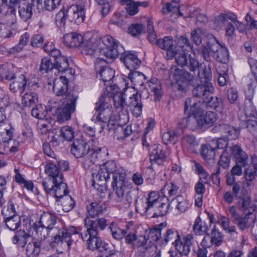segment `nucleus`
Masks as SVG:
<instances>
[{"label": "nucleus", "instance_id": "32", "mask_svg": "<svg viewBox=\"0 0 257 257\" xmlns=\"http://www.w3.org/2000/svg\"><path fill=\"white\" fill-rule=\"evenodd\" d=\"M64 42L68 47L80 48L83 37L82 35L71 33L65 35L63 37Z\"/></svg>", "mask_w": 257, "mask_h": 257}, {"label": "nucleus", "instance_id": "5", "mask_svg": "<svg viewBox=\"0 0 257 257\" xmlns=\"http://www.w3.org/2000/svg\"><path fill=\"white\" fill-rule=\"evenodd\" d=\"M155 192L150 193L148 198L136 200V209L142 213L152 214V217L163 216L170 208L169 204L161 202L158 197L154 198Z\"/></svg>", "mask_w": 257, "mask_h": 257}, {"label": "nucleus", "instance_id": "25", "mask_svg": "<svg viewBox=\"0 0 257 257\" xmlns=\"http://www.w3.org/2000/svg\"><path fill=\"white\" fill-rule=\"evenodd\" d=\"M50 105L47 106H43L41 104L36 105V106L31 110L32 115L38 119H43L47 115V112L52 111L56 106H52L53 103L56 104V101H49Z\"/></svg>", "mask_w": 257, "mask_h": 257}, {"label": "nucleus", "instance_id": "1", "mask_svg": "<svg viewBox=\"0 0 257 257\" xmlns=\"http://www.w3.org/2000/svg\"><path fill=\"white\" fill-rule=\"evenodd\" d=\"M103 46L101 47V52L107 59L113 61L121 54L120 60L123 62L130 72L138 69L141 61L138 56L131 52H124L123 47L110 36H106L103 39Z\"/></svg>", "mask_w": 257, "mask_h": 257}, {"label": "nucleus", "instance_id": "16", "mask_svg": "<svg viewBox=\"0 0 257 257\" xmlns=\"http://www.w3.org/2000/svg\"><path fill=\"white\" fill-rule=\"evenodd\" d=\"M90 150L89 146L82 137L75 139L71 146V152L77 158L85 157Z\"/></svg>", "mask_w": 257, "mask_h": 257}, {"label": "nucleus", "instance_id": "49", "mask_svg": "<svg viewBox=\"0 0 257 257\" xmlns=\"http://www.w3.org/2000/svg\"><path fill=\"white\" fill-rule=\"evenodd\" d=\"M201 64H200L197 59L195 58V56H190L189 57V62H188V64L186 66L188 67L190 71L194 72H197V76H198L199 73H202L203 69L205 67H207L210 65H208L207 66H205L204 68L202 69V71L200 70V67H201Z\"/></svg>", "mask_w": 257, "mask_h": 257}, {"label": "nucleus", "instance_id": "14", "mask_svg": "<svg viewBox=\"0 0 257 257\" xmlns=\"http://www.w3.org/2000/svg\"><path fill=\"white\" fill-rule=\"evenodd\" d=\"M170 71V75L178 85L177 89L180 90H185L190 78L189 73L175 66L172 67Z\"/></svg>", "mask_w": 257, "mask_h": 257}, {"label": "nucleus", "instance_id": "47", "mask_svg": "<svg viewBox=\"0 0 257 257\" xmlns=\"http://www.w3.org/2000/svg\"><path fill=\"white\" fill-rule=\"evenodd\" d=\"M235 20V15L233 14H221L216 17L214 19V23L218 28H222L228 21Z\"/></svg>", "mask_w": 257, "mask_h": 257}, {"label": "nucleus", "instance_id": "63", "mask_svg": "<svg viewBox=\"0 0 257 257\" xmlns=\"http://www.w3.org/2000/svg\"><path fill=\"white\" fill-rule=\"evenodd\" d=\"M30 38V35L27 33L23 35L19 40L18 44L12 48L13 52L18 53L22 50L24 46L27 44Z\"/></svg>", "mask_w": 257, "mask_h": 257}, {"label": "nucleus", "instance_id": "15", "mask_svg": "<svg viewBox=\"0 0 257 257\" xmlns=\"http://www.w3.org/2000/svg\"><path fill=\"white\" fill-rule=\"evenodd\" d=\"M226 151H229L235 163L241 164L245 168L250 165V161L248 155L237 145L228 147Z\"/></svg>", "mask_w": 257, "mask_h": 257}, {"label": "nucleus", "instance_id": "36", "mask_svg": "<svg viewBox=\"0 0 257 257\" xmlns=\"http://www.w3.org/2000/svg\"><path fill=\"white\" fill-rule=\"evenodd\" d=\"M20 142L13 138L7 142L0 145V154H8L9 153H15L18 151Z\"/></svg>", "mask_w": 257, "mask_h": 257}, {"label": "nucleus", "instance_id": "9", "mask_svg": "<svg viewBox=\"0 0 257 257\" xmlns=\"http://www.w3.org/2000/svg\"><path fill=\"white\" fill-rule=\"evenodd\" d=\"M77 98V96L69 94L67 97L63 98L61 105L53 109H55L54 112L58 121L61 123L70 119L71 114L75 110Z\"/></svg>", "mask_w": 257, "mask_h": 257}, {"label": "nucleus", "instance_id": "8", "mask_svg": "<svg viewBox=\"0 0 257 257\" xmlns=\"http://www.w3.org/2000/svg\"><path fill=\"white\" fill-rule=\"evenodd\" d=\"M212 77L211 67L209 66L205 67L202 73H198V78L200 79L201 84L196 85L192 84L194 86L192 90L193 97L199 98L200 101H203L207 98L209 95L212 94L214 91V87L211 82Z\"/></svg>", "mask_w": 257, "mask_h": 257}, {"label": "nucleus", "instance_id": "4", "mask_svg": "<svg viewBox=\"0 0 257 257\" xmlns=\"http://www.w3.org/2000/svg\"><path fill=\"white\" fill-rule=\"evenodd\" d=\"M117 89H119L118 88ZM115 90L113 88L112 92L113 104L114 107L120 110L125 109L127 107H129L132 109V111L134 116L139 117L142 113L143 104L141 101V98L146 97L148 98L149 93L144 89V91L140 93V96L138 93H136L129 97V99H127V94L125 92Z\"/></svg>", "mask_w": 257, "mask_h": 257}, {"label": "nucleus", "instance_id": "54", "mask_svg": "<svg viewBox=\"0 0 257 257\" xmlns=\"http://www.w3.org/2000/svg\"><path fill=\"white\" fill-rule=\"evenodd\" d=\"M245 114L247 118H254L256 116V111L255 107L252 103V98L247 99L245 102Z\"/></svg>", "mask_w": 257, "mask_h": 257}, {"label": "nucleus", "instance_id": "20", "mask_svg": "<svg viewBox=\"0 0 257 257\" xmlns=\"http://www.w3.org/2000/svg\"><path fill=\"white\" fill-rule=\"evenodd\" d=\"M161 49L167 51L168 59H172L177 54L176 46L173 44V39L171 36H167L159 39L157 45Z\"/></svg>", "mask_w": 257, "mask_h": 257}, {"label": "nucleus", "instance_id": "46", "mask_svg": "<svg viewBox=\"0 0 257 257\" xmlns=\"http://www.w3.org/2000/svg\"><path fill=\"white\" fill-rule=\"evenodd\" d=\"M38 102L37 93L29 91L25 93L22 98V103L25 107H31Z\"/></svg>", "mask_w": 257, "mask_h": 257}, {"label": "nucleus", "instance_id": "38", "mask_svg": "<svg viewBox=\"0 0 257 257\" xmlns=\"http://www.w3.org/2000/svg\"><path fill=\"white\" fill-rule=\"evenodd\" d=\"M152 92L155 96V101H159L162 96V85L156 78H152L149 81L147 82Z\"/></svg>", "mask_w": 257, "mask_h": 257}, {"label": "nucleus", "instance_id": "57", "mask_svg": "<svg viewBox=\"0 0 257 257\" xmlns=\"http://www.w3.org/2000/svg\"><path fill=\"white\" fill-rule=\"evenodd\" d=\"M134 245L142 252H145L151 248L148 244V239L145 236L137 237Z\"/></svg>", "mask_w": 257, "mask_h": 257}, {"label": "nucleus", "instance_id": "60", "mask_svg": "<svg viewBox=\"0 0 257 257\" xmlns=\"http://www.w3.org/2000/svg\"><path fill=\"white\" fill-rule=\"evenodd\" d=\"M106 99H109L105 94L101 95L98 100L95 103V110L96 112H99L106 108H110Z\"/></svg>", "mask_w": 257, "mask_h": 257}, {"label": "nucleus", "instance_id": "11", "mask_svg": "<svg viewBox=\"0 0 257 257\" xmlns=\"http://www.w3.org/2000/svg\"><path fill=\"white\" fill-rule=\"evenodd\" d=\"M104 37L101 38L97 34H94L88 40H83L80 48L81 53L85 55H92L99 47V53L103 55L101 52V47L103 46Z\"/></svg>", "mask_w": 257, "mask_h": 257}, {"label": "nucleus", "instance_id": "35", "mask_svg": "<svg viewBox=\"0 0 257 257\" xmlns=\"http://www.w3.org/2000/svg\"><path fill=\"white\" fill-rule=\"evenodd\" d=\"M128 79L134 85L133 88L135 89L136 87H142L146 82L145 75L143 73L134 70L130 72L128 75Z\"/></svg>", "mask_w": 257, "mask_h": 257}, {"label": "nucleus", "instance_id": "23", "mask_svg": "<svg viewBox=\"0 0 257 257\" xmlns=\"http://www.w3.org/2000/svg\"><path fill=\"white\" fill-rule=\"evenodd\" d=\"M252 165L244 168V178L246 186L252 185L253 181L257 176V157L254 156L251 157Z\"/></svg>", "mask_w": 257, "mask_h": 257}, {"label": "nucleus", "instance_id": "33", "mask_svg": "<svg viewBox=\"0 0 257 257\" xmlns=\"http://www.w3.org/2000/svg\"><path fill=\"white\" fill-rule=\"evenodd\" d=\"M14 128L9 123L0 124V145L7 142L13 138Z\"/></svg>", "mask_w": 257, "mask_h": 257}, {"label": "nucleus", "instance_id": "24", "mask_svg": "<svg viewBox=\"0 0 257 257\" xmlns=\"http://www.w3.org/2000/svg\"><path fill=\"white\" fill-rule=\"evenodd\" d=\"M9 7L7 12L5 14V20L7 23V25L10 26L11 29L13 30H16L18 28L17 25V17L16 15V9L14 6L15 5H11L9 3L8 4H3L0 8L2 9L3 7Z\"/></svg>", "mask_w": 257, "mask_h": 257}, {"label": "nucleus", "instance_id": "52", "mask_svg": "<svg viewBox=\"0 0 257 257\" xmlns=\"http://www.w3.org/2000/svg\"><path fill=\"white\" fill-rule=\"evenodd\" d=\"M148 38L149 41L153 44L157 45L159 39H157V35L154 31L153 22L152 20H148L147 23Z\"/></svg>", "mask_w": 257, "mask_h": 257}, {"label": "nucleus", "instance_id": "30", "mask_svg": "<svg viewBox=\"0 0 257 257\" xmlns=\"http://www.w3.org/2000/svg\"><path fill=\"white\" fill-rule=\"evenodd\" d=\"M202 110L200 100L197 101L195 97L186 98L185 102L184 112L186 114H199Z\"/></svg>", "mask_w": 257, "mask_h": 257}, {"label": "nucleus", "instance_id": "29", "mask_svg": "<svg viewBox=\"0 0 257 257\" xmlns=\"http://www.w3.org/2000/svg\"><path fill=\"white\" fill-rule=\"evenodd\" d=\"M17 5H19L18 11L21 19L24 21L29 20L33 14L31 4L27 0H20Z\"/></svg>", "mask_w": 257, "mask_h": 257}, {"label": "nucleus", "instance_id": "19", "mask_svg": "<svg viewBox=\"0 0 257 257\" xmlns=\"http://www.w3.org/2000/svg\"><path fill=\"white\" fill-rule=\"evenodd\" d=\"M68 79L66 77H60L55 79L53 82V90L57 96L67 97L68 95H74L70 92H68Z\"/></svg>", "mask_w": 257, "mask_h": 257}, {"label": "nucleus", "instance_id": "58", "mask_svg": "<svg viewBox=\"0 0 257 257\" xmlns=\"http://www.w3.org/2000/svg\"><path fill=\"white\" fill-rule=\"evenodd\" d=\"M184 143H186L188 149L192 152H195L196 148L198 146V143L193 135H188L183 138Z\"/></svg>", "mask_w": 257, "mask_h": 257}, {"label": "nucleus", "instance_id": "21", "mask_svg": "<svg viewBox=\"0 0 257 257\" xmlns=\"http://www.w3.org/2000/svg\"><path fill=\"white\" fill-rule=\"evenodd\" d=\"M111 114L112 110L111 108H106L98 112L96 119L97 121V123H99L101 126V130L99 131L100 133L102 131L106 124L108 127V130L112 129V126L115 124V122L111 119Z\"/></svg>", "mask_w": 257, "mask_h": 257}, {"label": "nucleus", "instance_id": "3", "mask_svg": "<svg viewBox=\"0 0 257 257\" xmlns=\"http://www.w3.org/2000/svg\"><path fill=\"white\" fill-rule=\"evenodd\" d=\"M37 222L38 223V224H41L42 226L47 227L54 231L57 230V233L54 236V242L57 243L65 242L68 248L71 247V245L74 241L72 237L80 236L74 226L58 229L57 227H55L57 223L56 216L50 212H43L40 216L39 221Z\"/></svg>", "mask_w": 257, "mask_h": 257}, {"label": "nucleus", "instance_id": "34", "mask_svg": "<svg viewBox=\"0 0 257 257\" xmlns=\"http://www.w3.org/2000/svg\"><path fill=\"white\" fill-rule=\"evenodd\" d=\"M198 115L201 128L207 124H212L217 120V115L216 112L209 111L206 112L205 113H204L202 109Z\"/></svg>", "mask_w": 257, "mask_h": 257}, {"label": "nucleus", "instance_id": "59", "mask_svg": "<svg viewBox=\"0 0 257 257\" xmlns=\"http://www.w3.org/2000/svg\"><path fill=\"white\" fill-rule=\"evenodd\" d=\"M55 67L54 63L48 57H45L41 60L40 71L42 73H47Z\"/></svg>", "mask_w": 257, "mask_h": 257}, {"label": "nucleus", "instance_id": "37", "mask_svg": "<svg viewBox=\"0 0 257 257\" xmlns=\"http://www.w3.org/2000/svg\"><path fill=\"white\" fill-rule=\"evenodd\" d=\"M105 207L103 206L102 204L96 202H92L87 206V212L88 215L86 217H89L91 219L94 220V218L102 213ZM97 219H95V220Z\"/></svg>", "mask_w": 257, "mask_h": 257}, {"label": "nucleus", "instance_id": "13", "mask_svg": "<svg viewBox=\"0 0 257 257\" xmlns=\"http://www.w3.org/2000/svg\"><path fill=\"white\" fill-rule=\"evenodd\" d=\"M106 62L104 60L101 58L96 59L95 63V68L98 74L97 77L99 76L104 82H109L111 81L114 76V70L112 68L104 66Z\"/></svg>", "mask_w": 257, "mask_h": 257}, {"label": "nucleus", "instance_id": "18", "mask_svg": "<svg viewBox=\"0 0 257 257\" xmlns=\"http://www.w3.org/2000/svg\"><path fill=\"white\" fill-rule=\"evenodd\" d=\"M150 159L153 165H163L167 161L166 152L157 145H154L150 149Z\"/></svg>", "mask_w": 257, "mask_h": 257}, {"label": "nucleus", "instance_id": "7", "mask_svg": "<svg viewBox=\"0 0 257 257\" xmlns=\"http://www.w3.org/2000/svg\"><path fill=\"white\" fill-rule=\"evenodd\" d=\"M164 241L172 243L181 254L187 255L193 244V235L188 234L181 238L177 230L170 229L165 233Z\"/></svg>", "mask_w": 257, "mask_h": 257}, {"label": "nucleus", "instance_id": "53", "mask_svg": "<svg viewBox=\"0 0 257 257\" xmlns=\"http://www.w3.org/2000/svg\"><path fill=\"white\" fill-rule=\"evenodd\" d=\"M67 10H61L55 16V23L60 29L64 28L65 26L66 18H68Z\"/></svg>", "mask_w": 257, "mask_h": 257}, {"label": "nucleus", "instance_id": "61", "mask_svg": "<svg viewBox=\"0 0 257 257\" xmlns=\"http://www.w3.org/2000/svg\"><path fill=\"white\" fill-rule=\"evenodd\" d=\"M61 199H62L61 205L64 211L69 212L73 209L75 205V201L70 196L68 195L65 196Z\"/></svg>", "mask_w": 257, "mask_h": 257}, {"label": "nucleus", "instance_id": "62", "mask_svg": "<svg viewBox=\"0 0 257 257\" xmlns=\"http://www.w3.org/2000/svg\"><path fill=\"white\" fill-rule=\"evenodd\" d=\"M211 243L215 244L216 246H219L223 241V235L215 227L212 230Z\"/></svg>", "mask_w": 257, "mask_h": 257}, {"label": "nucleus", "instance_id": "31", "mask_svg": "<svg viewBox=\"0 0 257 257\" xmlns=\"http://www.w3.org/2000/svg\"><path fill=\"white\" fill-rule=\"evenodd\" d=\"M215 147L212 144L202 146L201 154L203 159L210 166L215 164Z\"/></svg>", "mask_w": 257, "mask_h": 257}, {"label": "nucleus", "instance_id": "51", "mask_svg": "<svg viewBox=\"0 0 257 257\" xmlns=\"http://www.w3.org/2000/svg\"><path fill=\"white\" fill-rule=\"evenodd\" d=\"M41 242L39 241H32L29 242L26 247V253L28 255L36 256L41 251Z\"/></svg>", "mask_w": 257, "mask_h": 257}, {"label": "nucleus", "instance_id": "27", "mask_svg": "<svg viewBox=\"0 0 257 257\" xmlns=\"http://www.w3.org/2000/svg\"><path fill=\"white\" fill-rule=\"evenodd\" d=\"M59 177L56 181V184L52 194L56 198L57 201H59L61 198L65 196L68 195V193L67 184L63 182V179H61V177Z\"/></svg>", "mask_w": 257, "mask_h": 257}, {"label": "nucleus", "instance_id": "45", "mask_svg": "<svg viewBox=\"0 0 257 257\" xmlns=\"http://www.w3.org/2000/svg\"><path fill=\"white\" fill-rule=\"evenodd\" d=\"M30 237V235L27 232L24 230H20L13 237V242L19 246L23 247L26 244L27 240Z\"/></svg>", "mask_w": 257, "mask_h": 257}, {"label": "nucleus", "instance_id": "10", "mask_svg": "<svg viewBox=\"0 0 257 257\" xmlns=\"http://www.w3.org/2000/svg\"><path fill=\"white\" fill-rule=\"evenodd\" d=\"M207 45L215 59L222 64L228 62L229 55L227 48L222 46L213 35L207 36Z\"/></svg>", "mask_w": 257, "mask_h": 257}, {"label": "nucleus", "instance_id": "39", "mask_svg": "<svg viewBox=\"0 0 257 257\" xmlns=\"http://www.w3.org/2000/svg\"><path fill=\"white\" fill-rule=\"evenodd\" d=\"M251 214V212L249 210V212L245 213V215L241 216L240 215L232 220L234 224L236 225L238 228L241 230L244 231L250 226V223L249 221V215Z\"/></svg>", "mask_w": 257, "mask_h": 257}, {"label": "nucleus", "instance_id": "42", "mask_svg": "<svg viewBox=\"0 0 257 257\" xmlns=\"http://www.w3.org/2000/svg\"><path fill=\"white\" fill-rule=\"evenodd\" d=\"M210 224L208 225L205 221H202L200 217H197L193 225V230L197 235H204L207 233Z\"/></svg>", "mask_w": 257, "mask_h": 257}, {"label": "nucleus", "instance_id": "12", "mask_svg": "<svg viewBox=\"0 0 257 257\" xmlns=\"http://www.w3.org/2000/svg\"><path fill=\"white\" fill-rule=\"evenodd\" d=\"M10 84V89L11 91L15 93L19 92L23 93L26 88L32 90L34 89L33 87H38V84L36 83H31L29 82L25 75L21 74L18 77H15L14 79L11 80Z\"/></svg>", "mask_w": 257, "mask_h": 257}, {"label": "nucleus", "instance_id": "43", "mask_svg": "<svg viewBox=\"0 0 257 257\" xmlns=\"http://www.w3.org/2000/svg\"><path fill=\"white\" fill-rule=\"evenodd\" d=\"M45 171L54 181L56 182L57 178H59V177H61V179H63L62 174L60 172L57 165L54 164V162H53V163H50L46 166Z\"/></svg>", "mask_w": 257, "mask_h": 257}, {"label": "nucleus", "instance_id": "50", "mask_svg": "<svg viewBox=\"0 0 257 257\" xmlns=\"http://www.w3.org/2000/svg\"><path fill=\"white\" fill-rule=\"evenodd\" d=\"M113 238L120 240L125 236L126 231L118 227L114 222H111L108 227Z\"/></svg>", "mask_w": 257, "mask_h": 257}, {"label": "nucleus", "instance_id": "40", "mask_svg": "<svg viewBox=\"0 0 257 257\" xmlns=\"http://www.w3.org/2000/svg\"><path fill=\"white\" fill-rule=\"evenodd\" d=\"M5 214V222L7 227L11 230H17L21 225L20 217L16 214H12L8 216L7 213Z\"/></svg>", "mask_w": 257, "mask_h": 257}, {"label": "nucleus", "instance_id": "2", "mask_svg": "<svg viewBox=\"0 0 257 257\" xmlns=\"http://www.w3.org/2000/svg\"><path fill=\"white\" fill-rule=\"evenodd\" d=\"M85 228L87 229L84 234L79 235V237H72L74 241L72 242L71 246L75 243L80 236L84 240L87 241L88 248L91 250L97 249L102 251L103 249H106L105 243L102 239L98 236V229L103 230L107 226L106 220L104 218H98L97 220L91 219L89 217H86L84 220ZM77 233H78L77 232Z\"/></svg>", "mask_w": 257, "mask_h": 257}, {"label": "nucleus", "instance_id": "17", "mask_svg": "<svg viewBox=\"0 0 257 257\" xmlns=\"http://www.w3.org/2000/svg\"><path fill=\"white\" fill-rule=\"evenodd\" d=\"M67 11L68 18L70 22L79 25L84 21L85 16L83 5H72L67 10Z\"/></svg>", "mask_w": 257, "mask_h": 257}, {"label": "nucleus", "instance_id": "22", "mask_svg": "<svg viewBox=\"0 0 257 257\" xmlns=\"http://www.w3.org/2000/svg\"><path fill=\"white\" fill-rule=\"evenodd\" d=\"M188 114V117L181 119L178 123V127L181 128H189L191 130L201 128L199 114L190 113Z\"/></svg>", "mask_w": 257, "mask_h": 257}, {"label": "nucleus", "instance_id": "56", "mask_svg": "<svg viewBox=\"0 0 257 257\" xmlns=\"http://www.w3.org/2000/svg\"><path fill=\"white\" fill-rule=\"evenodd\" d=\"M55 67L59 72H65L69 68L68 59L65 56L58 57L54 62Z\"/></svg>", "mask_w": 257, "mask_h": 257}, {"label": "nucleus", "instance_id": "28", "mask_svg": "<svg viewBox=\"0 0 257 257\" xmlns=\"http://www.w3.org/2000/svg\"><path fill=\"white\" fill-rule=\"evenodd\" d=\"M169 206L177 209L179 213H182L188 209L189 203L182 195H179L172 199L169 203Z\"/></svg>", "mask_w": 257, "mask_h": 257}, {"label": "nucleus", "instance_id": "55", "mask_svg": "<svg viewBox=\"0 0 257 257\" xmlns=\"http://www.w3.org/2000/svg\"><path fill=\"white\" fill-rule=\"evenodd\" d=\"M162 13L165 14H168L172 13L173 15L178 17L179 15L180 16H183V13H181L177 6L173 5V3H166L162 9Z\"/></svg>", "mask_w": 257, "mask_h": 257}, {"label": "nucleus", "instance_id": "41", "mask_svg": "<svg viewBox=\"0 0 257 257\" xmlns=\"http://www.w3.org/2000/svg\"><path fill=\"white\" fill-rule=\"evenodd\" d=\"M16 77L12 66L3 64L0 66V77L3 80L11 81Z\"/></svg>", "mask_w": 257, "mask_h": 257}, {"label": "nucleus", "instance_id": "64", "mask_svg": "<svg viewBox=\"0 0 257 257\" xmlns=\"http://www.w3.org/2000/svg\"><path fill=\"white\" fill-rule=\"evenodd\" d=\"M246 127L249 132L257 139V120L256 118H248L246 121Z\"/></svg>", "mask_w": 257, "mask_h": 257}, {"label": "nucleus", "instance_id": "44", "mask_svg": "<svg viewBox=\"0 0 257 257\" xmlns=\"http://www.w3.org/2000/svg\"><path fill=\"white\" fill-rule=\"evenodd\" d=\"M237 199L238 208L240 210L243 211L245 214L249 212V210L251 213L253 211V208L250 206L251 199L248 196L240 195Z\"/></svg>", "mask_w": 257, "mask_h": 257}, {"label": "nucleus", "instance_id": "48", "mask_svg": "<svg viewBox=\"0 0 257 257\" xmlns=\"http://www.w3.org/2000/svg\"><path fill=\"white\" fill-rule=\"evenodd\" d=\"M38 224V223L36 222L34 224L33 228L36 231L38 237L41 240H45L52 231H54L47 227H43L42 225Z\"/></svg>", "mask_w": 257, "mask_h": 257}, {"label": "nucleus", "instance_id": "6", "mask_svg": "<svg viewBox=\"0 0 257 257\" xmlns=\"http://www.w3.org/2000/svg\"><path fill=\"white\" fill-rule=\"evenodd\" d=\"M110 175H112V180L114 181L118 178L120 180L125 179L124 169L117 166L116 163L112 160L108 161L100 165L97 174H92L93 182H96L97 184L103 182H107L110 179Z\"/></svg>", "mask_w": 257, "mask_h": 257}, {"label": "nucleus", "instance_id": "26", "mask_svg": "<svg viewBox=\"0 0 257 257\" xmlns=\"http://www.w3.org/2000/svg\"><path fill=\"white\" fill-rule=\"evenodd\" d=\"M112 187L117 197V201L121 202L125 197V193L128 190V186L125 183V179H118L112 181Z\"/></svg>", "mask_w": 257, "mask_h": 257}]
</instances>
